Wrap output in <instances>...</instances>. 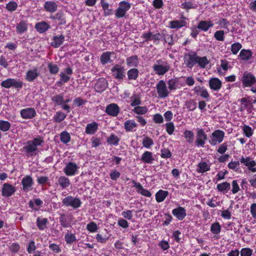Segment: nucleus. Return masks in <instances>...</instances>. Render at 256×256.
Segmentation results:
<instances>
[{
  "mask_svg": "<svg viewBox=\"0 0 256 256\" xmlns=\"http://www.w3.org/2000/svg\"><path fill=\"white\" fill-rule=\"evenodd\" d=\"M184 61L186 66L190 68L196 64L201 68H205L209 64V61L206 56L200 57L194 52L185 54Z\"/></svg>",
  "mask_w": 256,
  "mask_h": 256,
  "instance_id": "nucleus-1",
  "label": "nucleus"
},
{
  "mask_svg": "<svg viewBox=\"0 0 256 256\" xmlns=\"http://www.w3.org/2000/svg\"><path fill=\"white\" fill-rule=\"evenodd\" d=\"M44 143L43 138L40 136H38L32 140L27 141L21 150L25 152L27 156H35L37 154L36 152L38 150V146H42Z\"/></svg>",
  "mask_w": 256,
  "mask_h": 256,
  "instance_id": "nucleus-2",
  "label": "nucleus"
},
{
  "mask_svg": "<svg viewBox=\"0 0 256 256\" xmlns=\"http://www.w3.org/2000/svg\"><path fill=\"white\" fill-rule=\"evenodd\" d=\"M152 69L156 74L161 76L168 72L170 69V66L166 60L160 59L157 60L153 65Z\"/></svg>",
  "mask_w": 256,
  "mask_h": 256,
  "instance_id": "nucleus-3",
  "label": "nucleus"
},
{
  "mask_svg": "<svg viewBox=\"0 0 256 256\" xmlns=\"http://www.w3.org/2000/svg\"><path fill=\"white\" fill-rule=\"evenodd\" d=\"M243 88L251 87L256 83V78L250 72H245L241 78Z\"/></svg>",
  "mask_w": 256,
  "mask_h": 256,
  "instance_id": "nucleus-4",
  "label": "nucleus"
},
{
  "mask_svg": "<svg viewBox=\"0 0 256 256\" xmlns=\"http://www.w3.org/2000/svg\"><path fill=\"white\" fill-rule=\"evenodd\" d=\"M130 4L126 2H121L118 8L115 12V16L117 18L124 17L126 12L130 8Z\"/></svg>",
  "mask_w": 256,
  "mask_h": 256,
  "instance_id": "nucleus-5",
  "label": "nucleus"
},
{
  "mask_svg": "<svg viewBox=\"0 0 256 256\" xmlns=\"http://www.w3.org/2000/svg\"><path fill=\"white\" fill-rule=\"evenodd\" d=\"M111 72L114 78L119 80H122L125 77V69L118 64H115L111 68Z\"/></svg>",
  "mask_w": 256,
  "mask_h": 256,
  "instance_id": "nucleus-6",
  "label": "nucleus"
},
{
  "mask_svg": "<svg viewBox=\"0 0 256 256\" xmlns=\"http://www.w3.org/2000/svg\"><path fill=\"white\" fill-rule=\"evenodd\" d=\"M207 138V135L203 129L198 128L196 130V138L195 140L196 146L203 148L206 143L205 141Z\"/></svg>",
  "mask_w": 256,
  "mask_h": 256,
  "instance_id": "nucleus-7",
  "label": "nucleus"
},
{
  "mask_svg": "<svg viewBox=\"0 0 256 256\" xmlns=\"http://www.w3.org/2000/svg\"><path fill=\"white\" fill-rule=\"evenodd\" d=\"M23 85V82L15 78H8L1 82L2 86L8 88L12 86L16 88H21Z\"/></svg>",
  "mask_w": 256,
  "mask_h": 256,
  "instance_id": "nucleus-8",
  "label": "nucleus"
},
{
  "mask_svg": "<svg viewBox=\"0 0 256 256\" xmlns=\"http://www.w3.org/2000/svg\"><path fill=\"white\" fill-rule=\"evenodd\" d=\"M224 136V132L222 130H214L210 136V142L212 145L215 146L220 143Z\"/></svg>",
  "mask_w": 256,
  "mask_h": 256,
  "instance_id": "nucleus-9",
  "label": "nucleus"
},
{
  "mask_svg": "<svg viewBox=\"0 0 256 256\" xmlns=\"http://www.w3.org/2000/svg\"><path fill=\"white\" fill-rule=\"evenodd\" d=\"M156 90L158 97L160 98H166L170 94L166 84L163 80H160L157 84Z\"/></svg>",
  "mask_w": 256,
  "mask_h": 256,
  "instance_id": "nucleus-10",
  "label": "nucleus"
},
{
  "mask_svg": "<svg viewBox=\"0 0 256 256\" xmlns=\"http://www.w3.org/2000/svg\"><path fill=\"white\" fill-rule=\"evenodd\" d=\"M62 203L67 206H72L74 208H79L81 205V202L78 198H74L72 196H68L62 200Z\"/></svg>",
  "mask_w": 256,
  "mask_h": 256,
  "instance_id": "nucleus-11",
  "label": "nucleus"
},
{
  "mask_svg": "<svg viewBox=\"0 0 256 256\" xmlns=\"http://www.w3.org/2000/svg\"><path fill=\"white\" fill-rule=\"evenodd\" d=\"M240 162L246 166L248 169L252 172H256V168H254L256 165V162L252 160L251 158L248 156L245 158L242 156L240 160Z\"/></svg>",
  "mask_w": 256,
  "mask_h": 256,
  "instance_id": "nucleus-12",
  "label": "nucleus"
},
{
  "mask_svg": "<svg viewBox=\"0 0 256 256\" xmlns=\"http://www.w3.org/2000/svg\"><path fill=\"white\" fill-rule=\"evenodd\" d=\"M78 168L77 165L72 162H68L64 169V172L66 176H74Z\"/></svg>",
  "mask_w": 256,
  "mask_h": 256,
  "instance_id": "nucleus-13",
  "label": "nucleus"
},
{
  "mask_svg": "<svg viewBox=\"0 0 256 256\" xmlns=\"http://www.w3.org/2000/svg\"><path fill=\"white\" fill-rule=\"evenodd\" d=\"M16 188L12 185L5 183L3 184L2 192V196L6 197H10L16 192Z\"/></svg>",
  "mask_w": 256,
  "mask_h": 256,
  "instance_id": "nucleus-14",
  "label": "nucleus"
},
{
  "mask_svg": "<svg viewBox=\"0 0 256 256\" xmlns=\"http://www.w3.org/2000/svg\"><path fill=\"white\" fill-rule=\"evenodd\" d=\"M39 75L38 68H35L33 70H30L26 72L25 79L28 82H32L36 80Z\"/></svg>",
  "mask_w": 256,
  "mask_h": 256,
  "instance_id": "nucleus-15",
  "label": "nucleus"
},
{
  "mask_svg": "<svg viewBox=\"0 0 256 256\" xmlns=\"http://www.w3.org/2000/svg\"><path fill=\"white\" fill-rule=\"evenodd\" d=\"M20 115L23 118L31 119L36 115V111L34 108H26L20 111Z\"/></svg>",
  "mask_w": 256,
  "mask_h": 256,
  "instance_id": "nucleus-16",
  "label": "nucleus"
},
{
  "mask_svg": "<svg viewBox=\"0 0 256 256\" xmlns=\"http://www.w3.org/2000/svg\"><path fill=\"white\" fill-rule=\"evenodd\" d=\"M106 112L110 116H116L120 112V108L116 104H111L106 106Z\"/></svg>",
  "mask_w": 256,
  "mask_h": 256,
  "instance_id": "nucleus-17",
  "label": "nucleus"
},
{
  "mask_svg": "<svg viewBox=\"0 0 256 256\" xmlns=\"http://www.w3.org/2000/svg\"><path fill=\"white\" fill-rule=\"evenodd\" d=\"M172 214L178 220H182L186 216V210L182 206H178L172 210Z\"/></svg>",
  "mask_w": 256,
  "mask_h": 256,
  "instance_id": "nucleus-18",
  "label": "nucleus"
},
{
  "mask_svg": "<svg viewBox=\"0 0 256 256\" xmlns=\"http://www.w3.org/2000/svg\"><path fill=\"white\" fill-rule=\"evenodd\" d=\"M22 184L23 186V190L28 192L31 190L33 184L32 178L30 176H26L22 178Z\"/></svg>",
  "mask_w": 256,
  "mask_h": 256,
  "instance_id": "nucleus-19",
  "label": "nucleus"
},
{
  "mask_svg": "<svg viewBox=\"0 0 256 256\" xmlns=\"http://www.w3.org/2000/svg\"><path fill=\"white\" fill-rule=\"evenodd\" d=\"M34 28L38 32L44 33L50 28V26L46 22L42 21L36 23Z\"/></svg>",
  "mask_w": 256,
  "mask_h": 256,
  "instance_id": "nucleus-20",
  "label": "nucleus"
},
{
  "mask_svg": "<svg viewBox=\"0 0 256 256\" xmlns=\"http://www.w3.org/2000/svg\"><path fill=\"white\" fill-rule=\"evenodd\" d=\"M72 69L71 68H67L64 70V72H60V80L64 83L68 82L70 80V77L68 75H71L72 74Z\"/></svg>",
  "mask_w": 256,
  "mask_h": 256,
  "instance_id": "nucleus-21",
  "label": "nucleus"
},
{
  "mask_svg": "<svg viewBox=\"0 0 256 256\" xmlns=\"http://www.w3.org/2000/svg\"><path fill=\"white\" fill-rule=\"evenodd\" d=\"M50 18L53 20H58V25H64L66 24V20L64 12L62 11H59L54 16H51Z\"/></svg>",
  "mask_w": 256,
  "mask_h": 256,
  "instance_id": "nucleus-22",
  "label": "nucleus"
},
{
  "mask_svg": "<svg viewBox=\"0 0 256 256\" xmlns=\"http://www.w3.org/2000/svg\"><path fill=\"white\" fill-rule=\"evenodd\" d=\"M214 24L210 20H201L199 22L197 28L204 32H206L210 28L214 26Z\"/></svg>",
  "mask_w": 256,
  "mask_h": 256,
  "instance_id": "nucleus-23",
  "label": "nucleus"
},
{
  "mask_svg": "<svg viewBox=\"0 0 256 256\" xmlns=\"http://www.w3.org/2000/svg\"><path fill=\"white\" fill-rule=\"evenodd\" d=\"M222 82L218 78H212L209 80V85L211 89L218 91L222 87Z\"/></svg>",
  "mask_w": 256,
  "mask_h": 256,
  "instance_id": "nucleus-24",
  "label": "nucleus"
},
{
  "mask_svg": "<svg viewBox=\"0 0 256 256\" xmlns=\"http://www.w3.org/2000/svg\"><path fill=\"white\" fill-rule=\"evenodd\" d=\"M44 8L46 11L50 13H54L56 11L58 5L54 2L48 1L44 3Z\"/></svg>",
  "mask_w": 256,
  "mask_h": 256,
  "instance_id": "nucleus-25",
  "label": "nucleus"
},
{
  "mask_svg": "<svg viewBox=\"0 0 256 256\" xmlns=\"http://www.w3.org/2000/svg\"><path fill=\"white\" fill-rule=\"evenodd\" d=\"M107 86V81L106 79L102 78L98 80L96 84L95 88L96 92H100L105 90Z\"/></svg>",
  "mask_w": 256,
  "mask_h": 256,
  "instance_id": "nucleus-26",
  "label": "nucleus"
},
{
  "mask_svg": "<svg viewBox=\"0 0 256 256\" xmlns=\"http://www.w3.org/2000/svg\"><path fill=\"white\" fill-rule=\"evenodd\" d=\"M64 40V36L62 34L54 36L52 38V42H51V46L55 48L60 47L63 43Z\"/></svg>",
  "mask_w": 256,
  "mask_h": 256,
  "instance_id": "nucleus-27",
  "label": "nucleus"
},
{
  "mask_svg": "<svg viewBox=\"0 0 256 256\" xmlns=\"http://www.w3.org/2000/svg\"><path fill=\"white\" fill-rule=\"evenodd\" d=\"M132 183L134 184V186L136 188L137 192L138 193L147 197L151 196V193L148 190L144 188L140 183H137L134 180L132 182Z\"/></svg>",
  "mask_w": 256,
  "mask_h": 256,
  "instance_id": "nucleus-28",
  "label": "nucleus"
},
{
  "mask_svg": "<svg viewBox=\"0 0 256 256\" xmlns=\"http://www.w3.org/2000/svg\"><path fill=\"white\" fill-rule=\"evenodd\" d=\"M114 54V52H106L102 53L100 57V62L102 65H104L108 63L111 62L110 56Z\"/></svg>",
  "mask_w": 256,
  "mask_h": 256,
  "instance_id": "nucleus-29",
  "label": "nucleus"
},
{
  "mask_svg": "<svg viewBox=\"0 0 256 256\" xmlns=\"http://www.w3.org/2000/svg\"><path fill=\"white\" fill-rule=\"evenodd\" d=\"M126 65L129 67H136L138 64V56L134 55L126 58Z\"/></svg>",
  "mask_w": 256,
  "mask_h": 256,
  "instance_id": "nucleus-30",
  "label": "nucleus"
},
{
  "mask_svg": "<svg viewBox=\"0 0 256 256\" xmlns=\"http://www.w3.org/2000/svg\"><path fill=\"white\" fill-rule=\"evenodd\" d=\"M98 129V124L96 122H92L87 124L86 128V133L88 134H94Z\"/></svg>",
  "mask_w": 256,
  "mask_h": 256,
  "instance_id": "nucleus-31",
  "label": "nucleus"
},
{
  "mask_svg": "<svg viewBox=\"0 0 256 256\" xmlns=\"http://www.w3.org/2000/svg\"><path fill=\"white\" fill-rule=\"evenodd\" d=\"M140 160L144 163L152 164L154 158L151 152L146 151L142 154Z\"/></svg>",
  "mask_w": 256,
  "mask_h": 256,
  "instance_id": "nucleus-32",
  "label": "nucleus"
},
{
  "mask_svg": "<svg viewBox=\"0 0 256 256\" xmlns=\"http://www.w3.org/2000/svg\"><path fill=\"white\" fill-rule=\"evenodd\" d=\"M138 74L139 70L136 68H132L127 72L128 80H136L138 76Z\"/></svg>",
  "mask_w": 256,
  "mask_h": 256,
  "instance_id": "nucleus-33",
  "label": "nucleus"
},
{
  "mask_svg": "<svg viewBox=\"0 0 256 256\" xmlns=\"http://www.w3.org/2000/svg\"><path fill=\"white\" fill-rule=\"evenodd\" d=\"M186 22L184 20H172L170 22V27L172 28H180L183 26H186Z\"/></svg>",
  "mask_w": 256,
  "mask_h": 256,
  "instance_id": "nucleus-34",
  "label": "nucleus"
},
{
  "mask_svg": "<svg viewBox=\"0 0 256 256\" xmlns=\"http://www.w3.org/2000/svg\"><path fill=\"white\" fill-rule=\"evenodd\" d=\"M28 23L26 21L22 20L16 27V32L18 34H22L28 30Z\"/></svg>",
  "mask_w": 256,
  "mask_h": 256,
  "instance_id": "nucleus-35",
  "label": "nucleus"
},
{
  "mask_svg": "<svg viewBox=\"0 0 256 256\" xmlns=\"http://www.w3.org/2000/svg\"><path fill=\"white\" fill-rule=\"evenodd\" d=\"M168 194V191L160 190L156 194V200L158 202H162L164 200Z\"/></svg>",
  "mask_w": 256,
  "mask_h": 256,
  "instance_id": "nucleus-36",
  "label": "nucleus"
},
{
  "mask_svg": "<svg viewBox=\"0 0 256 256\" xmlns=\"http://www.w3.org/2000/svg\"><path fill=\"white\" fill-rule=\"evenodd\" d=\"M58 182L62 188L68 187L70 184V180L65 176H61L58 180Z\"/></svg>",
  "mask_w": 256,
  "mask_h": 256,
  "instance_id": "nucleus-37",
  "label": "nucleus"
},
{
  "mask_svg": "<svg viewBox=\"0 0 256 256\" xmlns=\"http://www.w3.org/2000/svg\"><path fill=\"white\" fill-rule=\"evenodd\" d=\"M195 93L200 96L204 98H208L210 96V95L206 89H204L200 86H196L194 89Z\"/></svg>",
  "mask_w": 256,
  "mask_h": 256,
  "instance_id": "nucleus-38",
  "label": "nucleus"
},
{
  "mask_svg": "<svg viewBox=\"0 0 256 256\" xmlns=\"http://www.w3.org/2000/svg\"><path fill=\"white\" fill-rule=\"evenodd\" d=\"M104 0H101L100 3L104 11V15L108 16L112 14V9L109 8V4L104 2Z\"/></svg>",
  "mask_w": 256,
  "mask_h": 256,
  "instance_id": "nucleus-39",
  "label": "nucleus"
},
{
  "mask_svg": "<svg viewBox=\"0 0 256 256\" xmlns=\"http://www.w3.org/2000/svg\"><path fill=\"white\" fill-rule=\"evenodd\" d=\"M124 126L126 132H130L136 128L137 124L133 120H128L124 123Z\"/></svg>",
  "mask_w": 256,
  "mask_h": 256,
  "instance_id": "nucleus-40",
  "label": "nucleus"
},
{
  "mask_svg": "<svg viewBox=\"0 0 256 256\" xmlns=\"http://www.w3.org/2000/svg\"><path fill=\"white\" fill-rule=\"evenodd\" d=\"M240 56L242 60H247L252 57V52L250 50L243 49L240 52Z\"/></svg>",
  "mask_w": 256,
  "mask_h": 256,
  "instance_id": "nucleus-41",
  "label": "nucleus"
},
{
  "mask_svg": "<svg viewBox=\"0 0 256 256\" xmlns=\"http://www.w3.org/2000/svg\"><path fill=\"white\" fill-rule=\"evenodd\" d=\"M48 222V219L46 218H38L36 220V224L40 230H44L46 228Z\"/></svg>",
  "mask_w": 256,
  "mask_h": 256,
  "instance_id": "nucleus-42",
  "label": "nucleus"
},
{
  "mask_svg": "<svg viewBox=\"0 0 256 256\" xmlns=\"http://www.w3.org/2000/svg\"><path fill=\"white\" fill-rule=\"evenodd\" d=\"M60 140L64 144H67L70 140V136L66 131H63L60 134Z\"/></svg>",
  "mask_w": 256,
  "mask_h": 256,
  "instance_id": "nucleus-43",
  "label": "nucleus"
},
{
  "mask_svg": "<svg viewBox=\"0 0 256 256\" xmlns=\"http://www.w3.org/2000/svg\"><path fill=\"white\" fill-rule=\"evenodd\" d=\"M184 136L188 143H192L194 139V132L190 130H186L184 133Z\"/></svg>",
  "mask_w": 256,
  "mask_h": 256,
  "instance_id": "nucleus-44",
  "label": "nucleus"
},
{
  "mask_svg": "<svg viewBox=\"0 0 256 256\" xmlns=\"http://www.w3.org/2000/svg\"><path fill=\"white\" fill-rule=\"evenodd\" d=\"M11 124L8 121L0 120V130L4 132L8 131Z\"/></svg>",
  "mask_w": 256,
  "mask_h": 256,
  "instance_id": "nucleus-45",
  "label": "nucleus"
},
{
  "mask_svg": "<svg viewBox=\"0 0 256 256\" xmlns=\"http://www.w3.org/2000/svg\"><path fill=\"white\" fill-rule=\"evenodd\" d=\"M66 116V114L62 112H58L54 116V120L56 122H60L64 120Z\"/></svg>",
  "mask_w": 256,
  "mask_h": 256,
  "instance_id": "nucleus-46",
  "label": "nucleus"
},
{
  "mask_svg": "<svg viewBox=\"0 0 256 256\" xmlns=\"http://www.w3.org/2000/svg\"><path fill=\"white\" fill-rule=\"evenodd\" d=\"M119 141L120 140L117 136L114 134H112L108 138L106 142L108 144L116 146L118 144Z\"/></svg>",
  "mask_w": 256,
  "mask_h": 256,
  "instance_id": "nucleus-47",
  "label": "nucleus"
},
{
  "mask_svg": "<svg viewBox=\"0 0 256 256\" xmlns=\"http://www.w3.org/2000/svg\"><path fill=\"white\" fill-rule=\"evenodd\" d=\"M217 189L220 192H223L224 190H230V185L229 182H224L221 184H219L217 185Z\"/></svg>",
  "mask_w": 256,
  "mask_h": 256,
  "instance_id": "nucleus-48",
  "label": "nucleus"
},
{
  "mask_svg": "<svg viewBox=\"0 0 256 256\" xmlns=\"http://www.w3.org/2000/svg\"><path fill=\"white\" fill-rule=\"evenodd\" d=\"M221 226L218 222H214L211 225L210 231L214 234H218L220 232Z\"/></svg>",
  "mask_w": 256,
  "mask_h": 256,
  "instance_id": "nucleus-49",
  "label": "nucleus"
},
{
  "mask_svg": "<svg viewBox=\"0 0 256 256\" xmlns=\"http://www.w3.org/2000/svg\"><path fill=\"white\" fill-rule=\"evenodd\" d=\"M50 72L52 74H58L59 71V68L58 65L50 62L48 66Z\"/></svg>",
  "mask_w": 256,
  "mask_h": 256,
  "instance_id": "nucleus-50",
  "label": "nucleus"
},
{
  "mask_svg": "<svg viewBox=\"0 0 256 256\" xmlns=\"http://www.w3.org/2000/svg\"><path fill=\"white\" fill-rule=\"evenodd\" d=\"M197 7L196 4L191 2H185L182 4V8L188 10L190 9L196 8Z\"/></svg>",
  "mask_w": 256,
  "mask_h": 256,
  "instance_id": "nucleus-51",
  "label": "nucleus"
},
{
  "mask_svg": "<svg viewBox=\"0 0 256 256\" xmlns=\"http://www.w3.org/2000/svg\"><path fill=\"white\" fill-rule=\"evenodd\" d=\"M133 111L134 113L138 114H144L147 112L148 108L146 106H136Z\"/></svg>",
  "mask_w": 256,
  "mask_h": 256,
  "instance_id": "nucleus-52",
  "label": "nucleus"
},
{
  "mask_svg": "<svg viewBox=\"0 0 256 256\" xmlns=\"http://www.w3.org/2000/svg\"><path fill=\"white\" fill-rule=\"evenodd\" d=\"M143 146L146 148H150L154 144L153 140L148 136H146L142 142Z\"/></svg>",
  "mask_w": 256,
  "mask_h": 256,
  "instance_id": "nucleus-53",
  "label": "nucleus"
},
{
  "mask_svg": "<svg viewBox=\"0 0 256 256\" xmlns=\"http://www.w3.org/2000/svg\"><path fill=\"white\" fill-rule=\"evenodd\" d=\"M214 38L218 41H224V32L222 30L216 31L214 34Z\"/></svg>",
  "mask_w": 256,
  "mask_h": 256,
  "instance_id": "nucleus-54",
  "label": "nucleus"
},
{
  "mask_svg": "<svg viewBox=\"0 0 256 256\" xmlns=\"http://www.w3.org/2000/svg\"><path fill=\"white\" fill-rule=\"evenodd\" d=\"M199 170H198V172L204 173L210 170L206 162H201L198 164Z\"/></svg>",
  "mask_w": 256,
  "mask_h": 256,
  "instance_id": "nucleus-55",
  "label": "nucleus"
},
{
  "mask_svg": "<svg viewBox=\"0 0 256 256\" xmlns=\"http://www.w3.org/2000/svg\"><path fill=\"white\" fill-rule=\"evenodd\" d=\"M64 238L66 242L68 244H72L76 240V236L72 234H66Z\"/></svg>",
  "mask_w": 256,
  "mask_h": 256,
  "instance_id": "nucleus-56",
  "label": "nucleus"
},
{
  "mask_svg": "<svg viewBox=\"0 0 256 256\" xmlns=\"http://www.w3.org/2000/svg\"><path fill=\"white\" fill-rule=\"evenodd\" d=\"M242 48V46L239 42L234 43L231 46V52L234 54H236Z\"/></svg>",
  "mask_w": 256,
  "mask_h": 256,
  "instance_id": "nucleus-57",
  "label": "nucleus"
},
{
  "mask_svg": "<svg viewBox=\"0 0 256 256\" xmlns=\"http://www.w3.org/2000/svg\"><path fill=\"white\" fill-rule=\"evenodd\" d=\"M242 130L246 137L250 138L253 134L252 128L248 126L244 125L242 127Z\"/></svg>",
  "mask_w": 256,
  "mask_h": 256,
  "instance_id": "nucleus-58",
  "label": "nucleus"
},
{
  "mask_svg": "<svg viewBox=\"0 0 256 256\" xmlns=\"http://www.w3.org/2000/svg\"><path fill=\"white\" fill-rule=\"evenodd\" d=\"M52 100L58 105H61L64 102V97L62 94L56 95L52 98Z\"/></svg>",
  "mask_w": 256,
  "mask_h": 256,
  "instance_id": "nucleus-59",
  "label": "nucleus"
},
{
  "mask_svg": "<svg viewBox=\"0 0 256 256\" xmlns=\"http://www.w3.org/2000/svg\"><path fill=\"white\" fill-rule=\"evenodd\" d=\"M17 8V3L14 1H10L6 5V8L10 12L14 11Z\"/></svg>",
  "mask_w": 256,
  "mask_h": 256,
  "instance_id": "nucleus-60",
  "label": "nucleus"
},
{
  "mask_svg": "<svg viewBox=\"0 0 256 256\" xmlns=\"http://www.w3.org/2000/svg\"><path fill=\"white\" fill-rule=\"evenodd\" d=\"M86 228L91 232H94L98 230V226L94 222H90L86 226Z\"/></svg>",
  "mask_w": 256,
  "mask_h": 256,
  "instance_id": "nucleus-61",
  "label": "nucleus"
},
{
  "mask_svg": "<svg viewBox=\"0 0 256 256\" xmlns=\"http://www.w3.org/2000/svg\"><path fill=\"white\" fill-rule=\"evenodd\" d=\"M59 220L61 225L64 228H67L69 224L67 221L66 216L64 214H60Z\"/></svg>",
  "mask_w": 256,
  "mask_h": 256,
  "instance_id": "nucleus-62",
  "label": "nucleus"
},
{
  "mask_svg": "<svg viewBox=\"0 0 256 256\" xmlns=\"http://www.w3.org/2000/svg\"><path fill=\"white\" fill-rule=\"evenodd\" d=\"M166 132L170 135L172 134L175 128L174 124L172 122L166 124Z\"/></svg>",
  "mask_w": 256,
  "mask_h": 256,
  "instance_id": "nucleus-63",
  "label": "nucleus"
},
{
  "mask_svg": "<svg viewBox=\"0 0 256 256\" xmlns=\"http://www.w3.org/2000/svg\"><path fill=\"white\" fill-rule=\"evenodd\" d=\"M252 251L250 248H243L240 250L241 256H251Z\"/></svg>",
  "mask_w": 256,
  "mask_h": 256,
  "instance_id": "nucleus-64",
  "label": "nucleus"
}]
</instances>
